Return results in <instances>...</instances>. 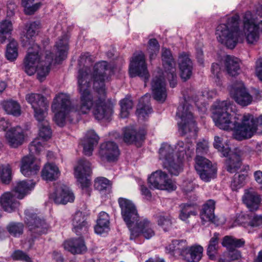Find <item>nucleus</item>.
Returning <instances> with one entry per match:
<instances>
[{"mask_svg":"<svg viewBox=\"0 0 262 262\" xmlns=\"http://www.w3.org/2000/svg\"><path fill=\"white\" fill-rule=\"evenodd\" d=\"M89 53L81 54L78 60L79 64L83 67L86 60H90ZM77 91L80 94V104L71 107L70 97L62 93L56 96L52 104V109L57 112L54 116L55 123L59 126L64 125L67 114L70 111L77 112L79 114H86L94 104L93 95L91 91V82L86 68L80 69L77 76Z\"/></svg>","mask_w":262,"mask_h":262,"instance_id":"obj_1","label":"nucleus"},{"mask_svg":"<svg viewBox=\"0 0 262 262\" xmlns=\"http://www.w3.org/2000/svg\"><path fill=\"white\" fill-rule=\"evenodd\" d=\"M239 16L235 14L228 17L225 23L220 24L216 28L217 40L229 49L234 48L242 40L243 36L239 30Z\"/></svg>","mask_w":262,"mask_h":262,"instance_id":"obj_2","label":"nucleus"},{"mask_svg":"<svg viewBox=\"0 0 262 262\" xmlns=\"http://www.w3.org/2000/svg\"><path fill=\"white\" fill-rule=\"evenodd\" d=\"M230 105L228 100L216 101L214 105V121L215 125L220 128L226 130H236L237 139V130L239 129L241 124L237 122L238 119L234 117L233 119L227 111Z\"/></svg>","mask_w":262,"mask_h":262,"instance_id":"obj_3","label":"nucleus"},{"mask_svg":"<svg viewBox=\"0 0 262 262\" xmlns=\"http://www.w3.org/2000/svg\"><path fill=\"white\" fill-rule=\"evenodd\" d=\"M39 59L38 52H29L24 58L23 69L29 76L33 75L36 72L37 79L42 82L50 72L53 59H51L45 64L44 62H40L37 64Z\"/></svg>","mask_w":262,"mask_h":262,"instance_id":"obj_4","label":"nucleus"},{"mask_svg":"<svg viewBox=\"0 0 262 262\" xmlns=\"http://www.w3.org/2000/svg\"><path fill=\"white\" fill-rule=\"evenodd\" d=\"M244 26L247 42L254 43L259 38V32H262V6L257 8L254 14L250 11L246 12Z\"/></svg>","mask_w":262,"mask_h":262,"instance_id":"obj_5","label":"nucleus"},{"mask_svg":"<svg viewBox=\"0 0 262 262\" xmlns=\"http://www.w3.org/2000/svg\"><path fill=\"white\" fill-rule=\"evenodd\" d=\"M25 215L24 222L30 236L29 242L33 244L36 239L48 233L50 226L43 217L29 210L25 211Z\"/></svg>","mask_w":262,"mask_h":262,"instance_id":"obj_6","label":"nucleus"},{"mask_svg":"<svg viewBox=\"0 0 262 262\" xmlns=\"http://www.w3.org/2000/svg\"><path fill=\"white\" fill-rule=\"evenodd\" d=\"M256 133L262 134V115L258 117L249 114L245 115L241 127L237 130V139L250 138Z\"/></svg>","mask_w":262,"mask_h":262,"instance_id":"obj_7","label":"nucleus"},{"mask_svg":"<svg viewBox=\"0 0 262 262\" xmlns=\"http://www.w3.org/2000/svg\"><path fill=\"white\" fill-rule=\"evenodd\" d=\"M181 119L178 123L179 131L182 136L190 134V136H195L198 132L196 124L188 106L182 104L179 106L176 114Z\"/></svg>","mask_w":262,"mask_h":262,"instance_id":"obj_8","label":"nucleus"},{"mask_svg":"<svg viewBox=\"0 0 262 262\" xmlns=\"http://www.w3.org/2000/svg\"><path fill=\"white\" fill-rule=\"evenodd\" d=\"M173 149L166 143L161 145L159 149V159L163 161V166L171 175L178 176L182 171V164L179 161H175Z\"/></svg>","mask_w":262,"mask_h":262,"instance_id":"obj_9","label":"nucleus"},{"mask_svg":"<svg viewBox=\"0 0 262 262\" xmlns=\"http://www.w3.org/2000/svg\"><path fill=\"white\" fill-rule=\"evenodd\" d=\"M26 100L31 105L34 111V117L39 124L48 121L46 116L48 105L43 96L35 93L29 94L26 96Z\"/></svg>","mask_w":262,"mask_h":262,"instance_id":"obj_10","label":"nucleus"},{"mask_svg":"<svg viewBox=\"0 0 262 262\" xmlns=\"http://www.w3.org/2000/svg\"><path fill=\"white\" fill-rule=\"evenodd\" d=\"M108 69L107 62L101 61L95 64L92 73L93 87L98 95H105L106 89L105 79L106 77V71Z\"/></svg>","mask_w":262,"mask_h":262,"instance_id":"obj_11","label":"nucleus"},{"mask_svg":"<svg viewBox=\"0 0 262 262\" xmlns=\"http://www.w3.org/2000/svg\"><path fill=\"white\" fill-rule=\"evenodd\" d=\"M92 173L90 162L85 158L78 161V165L75 168V175L78 182L80 184L81 189L85 191L88 195H90L89 187L91 181L88 178Z\"/></svg>","mask_w":262,"mask_h":262,"instance_id":"obj_12","label":"nucleus"},{"mask_svg":"<svg viewBox=\"0 0 262 262\" xmlns=\"http://www.w3.org/2000/svg\"><path fill=\"white\" fill-rule=\"evenodd\" d=\"M129 73L131 77L139 76L146 82L148 80L149 74L145 62V55L142 52L138 54H134L130 61Z\"/></svg>","mask_w":262,"mask_h":262,"instance_id":"obj_13","label":"nucleus"},{"mask_svg":"<svg viewBox=\"0 0 262 262\" xmlns=\"http://www.w3.org/2000/svg\"><path fill=\"white\" fill-rule=\"evenodd\" d=\"M148 183L150 188L172 191L176 189L177 186L169 178L168 174L161 170L151 173L148 178Z\"/></svg>","mask_w":262,"mask_h":262,"instance_id":"obj_14","label":"nucleus"},{"mask_svg":"<svg viewBox=\"0 0 262 262\" xmlns=\"http://www.w3.org/2000/svg\"><path fill=\"white\" fill-rule=\"evenodd\" d=\"M162 61L165 76L168 79L170 86L174 88L177 84L176 62L170 50L163 49L162 52Z\"/></svg>","mask_w":262,"mask_h":262,"instance_id":"obj_15","label":"nucleus"},{"mask_svg":"<svg viewBox=\"0 0 262 262\" xmlns=\"http://www.w3.org/2000/svg\"><path fill=\"white\" fill-rule=\"evenodd\" d=\"M118 202L123 220L129 228L131 227L139 219L136 206L132 201L124 198H119Z\"/></svg>","mask_w":262,"mask_h":262,"instance_id":"obj_16","label":"nucleus"},{"mask_svg":"<svg viewBox=\"0 0 262 262\" xmlns=\"http://www.w3.org/2000/svg\"><path fill=\"white\" fill-rule=\"evenodd\" d=\"M230 94L235 101L242 106L250 104L253 101L252 96L248 92L244 84L241 81L231 85Z\"/></svg>","mask_w":262,"mask_h":262,"instance_id":"obj_17","label":"nucleus"},{"mask_svg":"<svg viewBox=\"0 0 262 262\" xmlns=\"http://www.w3.org/2000/svg\"><path fill=\"white\" fill-rule=\"evenodd\" d=\"M49 199L55 204L65 205L69 202H73L75 196L68 186L61 185L50 195Z\"/></svg>","mask_w":262,"mask_h":262,"instance_id":"obj_18","label":"nucleus"},{"mask_svg":"<svg viewBox=\"0 0 262 262\" xmlns=\"http://www.w3.org/2000/svg\"><path fill=\"white\" fill-rule=\"evenodd\" d=\"M99 95V97L94 108V116L98 120H101L103 119L108 120L113 113L112 108L110 105L107 104L105 102L106 93L104 97L101 95Z\"/></svg>","mask_w":262,"mask_h":262,"instance_id":"obj_19","label":"nucleus"},{"mask_svg":"<svg viewBox=\"0 0 262 262\" xmlns=\"http://www.w3.org/2000/svg\"><path fill=\"white\" fill-rule=\"evenodd\" d=\"M99 154L102 158L105 159L108 162H114L118 159L120 151L115 142L107 141L100 145Z\"/></svg>","mask_w":262,"mask_h":262,"instance_id":"obj_20","label":"nucleus"},{"mask_svg":"<svg viewBox=\"0 0 262 262\" xmlns=\"http://www.w3.org/2000/svg\"><path fill=\"white\" fill-rule=\"evenodd\" d=\"M165 83L162 77H155L151 82L153 98L160 102H164L167 97Z\"/></svg>","mask_w":262,"mask_h":262,"instance_id":"obj_21","label":"nucleus"},{"mask_svg":"<svg viewBox=\"0 0 262 262\" xmlns=\"http://www.w3.org/2000/svg\"><path fill=\"white\" fill-rule=\"evenodd\" d=\"M23 129L19 126L11 128L6 134V138L9 145L13 148H17L24 141Z\"/></svg>","mask_w":262,"mask_h":262,"instance_id":"obj_22","label":"nucleus"},{"mask_svg":"<svg viewBox=\"0 0 262 262\" xmlns=\"http://www.w3.org/2000/svg\"><path fill=\"white\" fill-rule=\"evenodd\" d=\"M39 169V166L35 162V158L32 155L25 156L22 159L20 170L25 176H35Z\"/></svg>","mask_w":262,"mask_h":262,"instance_id":"obj_23","label":"nucleus"},{"mask_svg":"<svg viewBox=\"0 0 262 262\" xmlns=\"http://www.w3.org/2000/svg\"><path fill=\"white\" fill-rule=\"evenodd\" d=\"M72 225L73 231L77 235L82 236L88 232L89 225L82 212L77 211L74 214Z\"/></svg>","mask_w":262,"mask_h":262,"instance_id":"obj_24","label":"nucleus"},{"mask_svg":"<svg viewBox=\"0 0 262 262\" xmlns=\"http://www.w3.org/2000/svg\"><path fill=\"white\" fill-rule=\"evenodd\" d=\"M64 248L74 254H83L87 251V248L82 236L66 241L63 243Z\"/></svg>","mask_w":262,"mask_h":262,"instance_id":"obj_25","label":"nucleus"},{"mask_svg":"<svg viewBox=\"0 0 262 262\" xmlns=\"http://www.w3.org/2000/svg\"><path fill=\"white\" fill-rule=\"evenodd\" d=\"M146 133L144 130L137 131L130 127L124 128L123 134V140L127 144H136L145 139Z\"/></svg>","mask_w":262,"mask_h":262,"instance_id":"obj_26","label":"nucleus"},{"mask_svg":"<svg viewBox=\"0 0 262 262\" xmlns=\"http://www.w3.org/2000/svg\"><path fill=\"white\" fill-rule=\"evenodd\" d=\"M179 66L182 79L184 81H186L190 79L192 75L193 64L187 55L183 53L179 56Z\"/></svg>","mask_w":262,"mask_h":262,"instance_id":"obj_27","label":"nucleus"},{"mask_svg":"<svg viewBox=\"0 0 262 262\" xmlns=\"http://www.w3.org/2000/svg\"><path fill=\"white\" fill-rule=\"evenodd\" d=\"M17 195L13 192H6L1 197V204L3 209L7 212L14 211L19 205Z\"/></svg>","mask_w":262,"mask_h":262,"instance_id":"obj_28","label":"nucleus"},{"mask_svg":"<svg viewBox=\"0 0 262 262\" xmlns=\"http://www.w3.org/2000/svg\"><path fill=\"white\" fill-rule=\"evenodd\" d=\"M260 196L252 189L246 190L243 196V201L251 211L257 210L260 205Z\"/></svg>","mask_w":262,"mask_h":262,"instance_id":"obj_29","label":"nucleus"},{"mask_svg":"<svg viewBox=\"0 0 262 262\" xmlns=\"http://www.w3.org/2000/svg\"><path fill=\"white\" fill-rule=\"evenodd\" d=\"M99 140V137L94 130L87 132L82 143L83 153L85 156H90L92 155L94 146L98 144Z\"/></svg>","mask_w":262,"mask_h":262,"instance_id":"obj_30","label":"nucleus"},{"mask_svg":"<svg viewBox=\"0 0 262 262\" xmlns=\"http://www.w3.org/2000/svg\"><path fill=\"white\" fill-rule=\"evenodd\" d=\"M187 246L186 240H173L165 248L166 251L173 256H180L183 258Z\"/></svg>","mask_w":262,"mask_h":262,"instance_id":"obj_31","label":"nucleus"},{"mask_svg":"<svg viewBox=\"0 0 262 262\" xmlns=\"http://www.w3.org/2000/svg\"><path fill=\"white\" fill-rule=\"evenodd\" d=\"M203 248L200 245L187 246L183 258L188 262H199L203 256Z\"/></svg>","mask_w":262,"mask_h":262,"instance_id":"obj_32","label":"nucleus"},{"mask_svg":"<svg viewBox=\"0 0 262 262\" xmlns=\"http://www.w3.org/2000/svg\"><path fill=\"white\" fill-rule=\"evenodd\" d=\"M110 216L107 213L104 211L100 212L94 227L95 232L101 234L108 232L110 230Z\"/></svg>","mask_w":262,"mask_h":262,"instance_id":"obj_33","label":"nucleus"},{"mask_svg":"<svg viewBox=\"0 0 262 262\" xmlns=\"http://www.w3.org/2000/svg\"><path fill=\"white\" fill-rule=\"evenodd\" d=\"M215 202L213 200H209L203 205L200 212L201 218L204 221H210L212 223L215 222Z\"/></svg>","mask_w":262,"mask_h":262,"instance_id":"obj_34","label":"nucleus"},{"mask_svg":"<svg viewBox=\"0 0 262 262\" xmlns=\"http://www.w3.org/2000/svg\"><path fill=\"white\" fill-rule=\"evenodd\" d=\"M55 46L57 49L55 59L59 61L65 59L67 58L69 49L67 36L63 35L61 36L59 40L56 42Z\"/></svg>","mask_w":262,"mask_h":262,"instance_id":"obj_35","label":"nucleus"},{"mask_svg":"<svg viewBox=\"0 0 262 262\" xmlns=\"http://www.w3.org/2000/svg\"><path fill=\"white\" fill-rule=\"evenodd\" d=\"M35 184V183L33 182L32 180L20 181L17 183L12 191L18 199H22L34 187Z\"/></svg>","mask_w":262,"mask_h":262,"instance_id":"obj_36","label":"nucleus"},{"mask_svg":"<svg viewBox=\"0 0 262 262\" xmlns=\"http://www.w3.org/2000/svg\"><path fill=\"white\" fill-rule=\"evenodd\" d=\"M242 164L241 156L237 153H233L226 160L225 168L230 173H234L240 168Z\"/></svg>","mask_w":262,"mask_h":262,"instance_id":"obj_37","label":"nucleus"},{"mask_svg":"<svg viewBox=\"0 0 262 262\" xmlns=\"http://www.w3.org/2000/svg\"><path fill=\"white\" fill-rule=\"evenodd\" d=\"M59 175L60 171L58 167L53 163L46 164L41 171L42 179L47 181L56 180Z\"/></svg>","mask_w":262,"mask_h":262,"instance_id":"obj_38","label":"nucleus"},{"mask_svg":"<svg viewBox=\"0 0 262 262\" xmlns=\"http://www.w3.org/2000/svg\"><path fill=\"white\" fill-rule=\"evenodd\" d=\"M151 110L150 106L149 97L145 95L139 100L136 114L139 117L145 119L148 114L151 113Z\"/></svg>","mask_w":262,"mask_h":262,"instance_id":"obj_39","label":"nucleus"},{"mask_svg":"<svg viewBox=\"0 0 262 262\" xmlns=\"http://www.w3.org/2000/svg\"><path fill=\"white\" fill-rule=\"evenodd\" d=\"M239 59L234 56L227 55L225 59V67L228 73L231 76H235L240 71Z\"/></svg>","mask_w":262,"mask_h":262,"instance_id":"obj_40","label":"nucleus"},{"mask_svg":"<svg viewBox=\"0 0 262 262\" xmlns=\"http://www.w3.org/2000/svg\"><path fill=\"white\" fill-rule=\"evenodd\" d=\"M13 30L12 24L10 20H4L0 22V42L5 43L7 40L12 39L11 33Z\"/></svg>","mask_w":262,"mask_h":262,"instance_id":"obj_41","label":"nucleus"},{"mask_svg":"<svg viewBox=\"0 0 262 262\" xmlns=\"http://www.w3.org/2000/svg\"><path fill=\"white\" fill-rule=\"evenodd\" d=\"M196 206V204L194 203H183L181 204L180 205L179 218L181 220L185 221L191 215H196L197 214Z\"/></svg>","mask_w":262,"mask_h":262,"instance_id":"obj_42","label":"nucleus"},{"mask_svg":"<svg viewBox=\"0 0 262 262\" xmlns=\"http://www.w3.org/2000/svg\"><path fill=\"white\" fill-rule=\"evenodd\" d=\"M2 108L8 114L18 117L21 114L20 106L16 101L9 100L1 102Z\"/></svg>","mask_w":262,"mask_h":262,"instance_id":"obj_43","label":"nucleus"},{"mask_svg":"<svg viewBox=\"0 0 262 262\" xmlns=\"http://www.w3.org/2000/svg\"><path fill=\"white\" fill-rule=\"evenodd\" d=\"M223 247L228 250L235 249L236 248L243 247L245 245V241L243 239H237L232 236H225L222 242Z\"/></svg>","mask_w":262,"mask_h":262,"instance_id":"obj_44","label":"nucleus"},{"mask_svg":"<svg viewBox=\"0 0 262 262\" xmlns=\"http://www.w3.org/2000/svg\"><path fill=\"white\" fill-rule=\"evenodd\" d=\"M178 152V158L179 160L183 159L186 157L190 158L193 153V149L191 148L190 144L185 143L182 141L178 142L176 146Z\"/></svg>","mask_w":262,"mask_h":262,"instance_id":"obj_45","label":"nucleus"},{"mask_svg":"<svg viewBox=\"0 0 262 262\" xmlns=\"http://www.w3.org/2000/svg\"><path fill=\"white\" fill-rule=\"evenodd\" d=\"M8 41L9 43L7 46L6 57L9 60L13 61L18 56V43L13 38Z\"/></svg>","mask_w":262,"mask_h":262,"instance_id":"obj_46","label":"nucleus"},{"mask_svg":"<svg viewBox=\"0 0 262 262\" xmlns=\"http://www.w3.org/2000/svg\"><path fill=\"white\" fill-rule=\"evenodd\" d=\"M34 0H21V5L24 8V13L26 15H31L38 11L42 4L41 2L33 4Z\"/></svg>","mask_w":262,"mask_h":262,"instance_id":"obj_47","label":"nucleus"},{"mask_svg":"<svg viewBox=\"0 0 262 262\" xmlns=\"http://www.w3.org/2000/svg\"><path fill=\"white\" fill-rule=\"evenodd\" d=\"M219 239V234L215 233L209 241L207 254L210 259H213L215 258V254L217 252L218 248Z\"/></svg>","mask_w":262,"mask_h":262,"instance_id":"obj_48","label":"nucleus"},{"mask_svg":"<svg viewBox=\"0 0 262 262\" xmlns=\"http://www.w3.org/2000/svg\"><path fill=\"white\" fill-rule=\"evenodd\" d=\"M138 228L140 232L146 239H149L155 235L154 230L151 229L150 222L147 220H143L137 223Z\"/></svg>","mask_w":262,"mask_h":262,"instance_id":"obj_49","label":"nucleus"},{"mask_svg":"<svg viewBox=\"0 0 262 262\" xmlns=\"http://www.w3.org/2000/svg\"><path fill=\"white\" fill-rule=\"evenodd\" d=\"M157 223L165 231H169L172 224V217L168 213H162L158 216Z\"/></svg>","mask_w":262,"mask_h":262,"instance_id":"obj_50","label":"nucleus"},{"mask_svg":"<svg viewBox=\"0 0 262 262\" xmlns=\"http://www.w3.org/2000/svg\"><path fill=\"white\" fill-rule=\"evenodd\" d=\"M40 27L39 21H32L26 26V37L28 39H31L32 41L38 34V30Z\"/></svg>","mask_w":262,"mask_h":262,"instance_id":"obj_51","label":"nucleus"},{"mask_svg":"<svg viewBox=\"0 0 262 262\" xmlns=\"http://www.w3.org/2000/svg\"><path fill=\"white\" fill-rule=\"evenodd\" d=\"M197 173L202 180L205 182H208L215 177L216 169L214 167L204 170L202 169V167L199 166Z\"/></svg>","mask_w":262,"mask_h":262,"instance_id":"obj_52","label":"nucleus"},{"mask_svg":"<svg viewBox=\"0 0 262 262\" xmlns=\"http://www.w3.org/2000/svg\"><path fill=\"white\" fill-rule=\"evenodd\" d=\"M160 50V45L156 38L150 39L148 41L147 51L150 60L155 59Z\"/></svg>","mask_w":262,"mask_h":262,"instance_id":"obj_53","label":"nucleus"},{"mask_svg":"<svg viewBox=\"0 0 262 262\" xmlns=\"http://www.w3.org/2000/svg\"><path fill=\"white\" fill-rule=\"evenodd\" d=\"M9 233L14 237L22 235L24 232V225L22 223H11L7 227Z\"/></svg>","mask_w":262,"mask_h":262,"instance_id":"obj_54","label":"nucleus"},{"mask_svg":"<svg viewBox=\"0 0 262 262\" xmlns=\"http://www.w3.org/2000/svg\"><path fill=\"white\" fill-rule=\"evenodd\" d=\"M94 187L99 191L109 192L111 188V183L106 178H98L95 181Z\"/></svg>","mask_w":262,"mask_h":262,"instance_id":"obj_55","label":"nucleus"},{"mask_svg":"<svg viewBox=\"0 0 262 262\" xmlns=\"http://www.w3.org/2000/svg\"><path fill=\"white\" fill-rule=\"evenodd\" d=\"M120 104L121 106L120 116L121 118H127L129 115V111L133 108V101L129 98H125L120 101Z\"/></svg>","mask_w":262,"mask_h":262,"instance_id":"obj_56","label":"nucleus"},{"mask_svg":"<svg viewBox=\"0 0 262 262\" xmlns=\"http://www.w3.org/2000/svg\"><path fill=\"white\" fill-rule=\"evenodd\" d=\"M0 178L2 182L5 184H8L12 180L11 169L9 165L0 166Z\"/></svg>","mask_w":262,"mask_h":262,"instance_id":"obj_57","label":"nucleus"},{"mask_svg":"<svg viewBox=\"0 0 262 262\" xmlns=\"http://www.w3.org/2000/svg\"><path fill=\"white\" fill-rule=\"evenodd\" d=\"M195 162L194 167L196 172H198V167L199 166L202 167V169L204 170L214 167L211 162L203 156L197 155L195 158Z\"/></svg>","mask_w":262,"mask_h":262,"instance_id":"obj_58","label":"nucleus"},{"mask_svg":"<svg viewBox=\"0 0 262 262\" xmlns=\"http://www.w3.org/2000/svg\"><path fill=\"white\" fill-rule=\"evenodd\" d=\"M39 127V135L41 138L47 140L51 137V129L48 121L38 124Z\"/></svg>","mask_w":262,"mask_h":262,"instance_id":"obj_59","label":"nucleus"},{"mask_svg":"<svg viewBox=\"0 0 262 262\" xmlns=\"http://www.w3.org/2000/svg\"><path fill=\"white\" fill-rule=\"evenodd\" d=\"M12 258L14 260L23 262H33L29 255L24 251L20 250H15L11 255Z\"/></svg>","mask_w":262,"mask_h":262,"instance_id":"obj_60","label":"nucleus"},{"mask_svg":"<svg viewBox=\"0 0 262 262\" xmlns=\"http://www.w3.org/2000/svg\"><path fill=\"white\" fill-rule=\"evenodd\" d=\"M247 175L245 174H239L237 177L234 176L233 180L231 182V187L232 189L234 191L237 190L245 184V181Z\"/></svg>","mask_w":262,"mask_h":262,"instance_id":"obj_61","label":"nucleus"},{"mask_svg":"<svg viewBox=\"0 0 262 262\" xmlns=\"http://www.w3.org/2000/svg\"><path fill=\"white\" fill-rule=\"evenodd\" d=\"M213 146L215 148L221 151L224 157H227L229 155L230 149L229 148H225L222 143V139L219 136L214 137Z\"/></svg>","mask_w":262,"mask_h":262,"instance_id":"obj_62","label":"nucleus"},{"mask_svg":"<svg viewBox=\"0 0 262 262\" xmlns=\"http://www.w3.org/2000/svg\"><path fill=\"white\" fill-rule=\"evenodd\" d=\"M43 149L42 143L39 139H34L29 145L30 151L33 154H39Z\"/></svg>","mask_w":262,"mask_h":262,"instance_id":"obj_63","label":"nucleus"},{"mask_svg":"<svg viewBox=\"0 0 262 262\" xmlns=\"http://www.w3.org/2000/svg\"><path fill=\"white\" fill-rule=\"evenodd\" d=\"M208 150V142L205 140L197 143L196 152L198 154H204L207 153Z\"/></svg>","mask_w":262,"mask_h":262,"instance_id":"obj_64","label":"nucleus"}]
</instances>
